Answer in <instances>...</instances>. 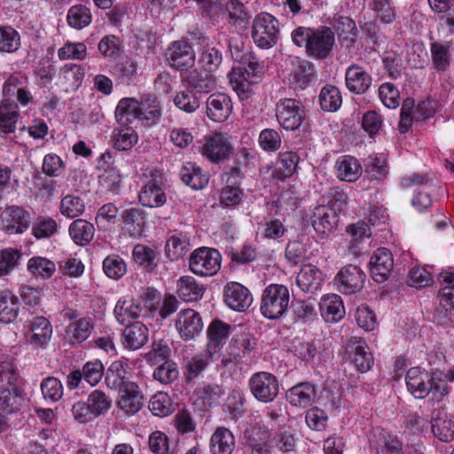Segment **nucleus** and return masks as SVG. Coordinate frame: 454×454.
Returning a JSON list of instances; mask_svg holds the SVG:
<instances>
[{"mask_svg":"<svg viewBox=\"0 0 454 454\" xmlns=\"http://www.w3.org/2000/svg\"><path fill=\"white\" fill-rule=\"evenodd\" d=\"M27 270L35 277L49 278L56 270L55 263L44 257L35 256L28 260Z\"/></svg>","mask_w":454,"mask_h":454,"instance_id":"obj_50","label":"nucleus"},{"mask_svg":"<svg viewBox=\"0 0 454 454\" xmlns=\"http://www.w3.org/2000/svg\"><path fill=\"white\" fill-rule=\"evenodd\" d=\"M124 228L130 237H141L145 228V216L139 208H129L121 215Z\"/></svg>","mask_w":454,"mask_h":454,"instance_id":"obj_37","label":"nucleus"},{"mask_svg":"<svg viewBox=\"0 0 454 454\" xmlns=\"http://www.w3.org/2000/svg\"><path fill=\"white\" fill-rule=\"evenodd\" d=\"M432 431L442 442H450L454 439V422L442 409L433 411L431 419Z\"/></svg>","mask_w":454,"mask_h":454,"instance_id":"obj_31","label":"nucleus"},{"mask_svg":"<svg viewBox=\"0 0 454 454\" xmlns=\"http://www.w3.org/2000/svg\"><path fill=\"white\" fill-rule=\"evenodd\" d=\"M231 101L222 93L212 94L207 99V115L214 121H224L231 114Z\"/></svg>","mask_w":454,"mask_h":454,"instance_id":"obj_29","label":"nucleus"},{"mask_svg":"<svg viewBox=\"0 0 454 454\" xmlns=\"http://www.w3.org/2000/svg\"><path fill=\"white\" fill-rule=\"evenodd\" d=\"M245 447L249 454H270V434L262 428H254L245 432Z\"/></svg>","mask_w":454,"mask_h":454,"instance_id":"obj_24","label":"nucleus"},{"mask_svg":"<svg viewBox=\"0 0 454 454\" xmlns=\"http://www.w3.org/2000/svg\"><path fill=\"white\" fill-rule=\"evenodd\" d=\"M142 313L140 303L130 297L121 298L114 309V314L117 321L121 324H128L133 319H137Z\"/></svg>","mask_w":454,"mask_h":454,"instance_id":"obj_36","label":"nucleus"},{"mask_svg":"<svg viewBox=\"0 0 454 454\" xmlns=\"http://www.w3.org/2000/svg\"><path fill=\"white\" fill-rule=\"evenodd\" d=\"M148 340V328L140 322L128 325L122 333L124 348L137 350L142 348Z\"/></svg>","mask_w":454,"mask_h":454,"instance_id":"obj_35","label":"nucleus"},{"mask_svg":"<svg viewBox=\"0 0 454 454\" xmlns=\"http://www.w3.org/2000/svg\"><path fill=\"white\" fill-rule=\"evenodd\" d=\"M322 282L321 270L311 264L302 266L296 277L297 286L305 293H316L320 289Z\"/></svg>","mask_w":454,"mask_h":454,"instance_id":"obj_33","label":"nucleus"},{"mask_svg":"<svg viewBox=\"0 0 454 454\" xmlns=\"http://www.w3.org/2000/svg\"><path fill=\"white\" fill-rule=\"evenodd\" d=\"M85 209L83 200L74 195H67L61 200L60 212L63 215L74 218L81 215Z\"/></svg>","mask_w":454,"mask_h":454,"instance_id":"obj_60","label":"nucleus"},{"mask_svg":"<svg viewBox=\"0 0 454 454\" xmlns=\"http://www.w3.org/2000/svg\"><path fill=\"white\" fill-rule=\"evenodd\" d=\"M321 108L325 112L337 111L342 103V98L338 88L333 85L323 87L319 94Z\"/></svg>","mask_w":454,"mask_h":454,"instance_id":"obj_49","label":"nucleus"},{"mask_svg":"<svg viewBox=\"0 0 454 454\" xmlns=\"http://www.w3.org/2000/svg\"><path fill=\"white\" fill-rule=\"evenodd\" d=\"M184 82L196 93L206 94L214 90L215 82L212 74H202L197 70L190 71L184 76Z\"/></svg>","mask_w":454,"mask_h":454,"instance_id":"obj_46","label":"nucleus"},{"mask_svg":"<svg viewBox=\"0 0 454 454\" xmlns=\"http://www.w3.org/2000/svg\"><path fill=\"white\" fill-rule=\"evenodd\" d=\"M103 270L108 278L118 279L126 273L127 265L119 255L111 254L103 261Z\"/></svg>","mask_w":454,"mask_h":454,"instance_id":"obj_57","label":"nucleus"},{"mask_svg":"<svg viewBox=\"0 0 454 454\" xmlns=\"http://www.w3.org/2000/svg\"><path fill=\"white\" fill-rule=\"evenodd\" d=\"M365 278L364 272L359 267L348 264L337 273L334 278V285L339 292L353 294L363 288Z\"/></svg>","mask_w":454,"mask_h":454,"instance_id":"obj_11","label":"nucleus"},{"mask_svg":"<svg viewBox=\"0 0 454 454\" xmlns=\"http://www.w3.org/2000/svg\"><path fill=\"white\" fill-rule=\"evenodd\" d=\"M230 325L214 320L207 329L206 351L211 361L218 360L230 334Z\"/></svg>","mask_w":454,"mask_h":454,"instance_id":"obj_9","label":"nucleus"},{"mask_svg":"<svg viewBox=\"0 0 454 454\" xmlns=\"http://www.w3.org/2000/svg\"><path fill=\"white\" fill-rule=\"evenodd\" d=\"M345 83L350 92L363 94L371 87L372 76L363 67L352 64L346 69Z\"/></svg>","mask_w":454,"mask_h":454,"instance_id":"obj_22","label":"nucleus"},{"mask_svg":"<svg viewBox=\"0 0 454 454\" xmlns=\"http://www.w3.org/2000/svg\"><path fill=\"white\" fill-rule=\"evenodd\" d=\"M338 177L342 181L355 182L362 173L358 160L349 155L340 157L335 164Z\"/></svg>","mask_w":454,"mask_h":454,"instance_id":"obj_40","label":"nucleus"},{"mask_svg":"<svg viewBox=\"0 0 454 454\" xmlns=\"http://www.w3.org/2000/svg\"><path fill=\"white\" fill-rule=\"evenodd\" d=\"M281 137L276 129H264L259 134V145L265 152L278 151L281 146Z\"/></svg>","mask_w":454,"mask_h":454,"instance_id":"obj_64","label":"nucleus"},{"mask_svg":"<svg viewBox=\"0 0 454 454\" xmlns=\"http://www.w3.org/2000/svg\"><path fill=\"white\" fill-rule=\"evenodd\" d=\"M254 341L247 333L236 334L229 345V357H223L222 363L227 365L231 362H238L239 359L247 356L254 347Z\"/></svg>","mask_w":454,"mask_h":454,"instance_id":"obj_28","label":"nucleus"},{"mask_svg":"<svg viewBox=\"0 0 454 454\" xmlns=\"http://www.w3.org/2000/svg\"><path fill=\"white\" fill-rule=\"evenodd\" d=\"M20 46V36L18 31L10 26L0 27V51L12 53Z\"/></svg>","mask_w":454,"mask_h":454,"instance_id":"obj_54","label":"nucleus"},{"mask_svg":"<svg viewBox=\"0 0 454 454\" xmlns=\"http://www.w3.org/2000/svg\"><path fill=\"white\" fill-rule=\"evenodd\" d=\"M393 265V257L390 251L385 247L377 249L370 260L372 278L378 283L384 282L388 278Z\"/></svg>","mask_w":454,"mask_h":454,"instance_id":"obj_21","label":"nucleus"},{"mask_svg":"<svg viewBox=\"0 0 454 454\" xmlns=\"http://www.w3.org/2000/svg\"><path fill=\"white\" fill-rule=\"evenodd\" d=\"M20 253L14 248L0 250V277L10 274L18 265Z\"/></svg>","mask_w":454,"mask_h":454,"instance_id":"obj_62","label":"nucleus"},{"mask_svg":"<svg viewBox=\"0 0 454 454\" xmlns=\"http://www.w3.org/2000/svg\"><path fill=\"white\" fill-rule=\"evenodd\" d=\"M205 292L204 286L199 284L192 276H182L176 281V294L185 302L200 300Z\"/></svg>","mask_w":454,"mask_h":454,"instance_id":"obj_34","label":"nucleus"},{"mask_svg":"<svg viewBox=\"0 0 454 454\" xmlns=\"http://www.w3.org/2000/svg\"><path fill=\"white\" fill-rule=\"evenodd\" d=\"M208 357L207 351L193 356L185 365V376L188 381L198 378L212 363Z\"/></svg>","mask_w":454,"mask_h":454,"instance_id":"obj_51","label":"nucleus"},{"mask_svg":"<svg viewBox=\"0 0 454 454\" xmlns=\"http://www.w3.org/2000/svg\"><path fill=\"white\" fill-rule=\"evenodd\" d=\"M1 229L9 235L22 234L30 225V214L25 209L11 206L0 215Z\"/></svg>","mask_w":454,"mask_h":454,"instance_id":"obj_12","label":"nucleus"},{"mask_svg":"<svg viewBox=\"0 0 454 454\" xmlns=\"http://www.w3.org/2000/svg\"><path fill=\"white\" fill-rule=\"evenodd\" d=\"M291 38L296 46L303 47L311 59L323 60L332 56L335 36L330 27H298L292 31Z\"/></svg>","mask_w":454,"mask_h":454,"instance_id":"obj_1","label":"nucleus"},{"mask_svg":"<svg viewBox=\"0 0 454 454\" xmlns=\"http://www.w3.org/2000/svg\"><path fill=\"white\" fill-rule=\"evenodd\" d=\"M87 403L94 416L97 418L108 411L111 408L112 400L104 391L95 389L89 395Z\"/></svg>","mask_w":454,"mask_h":454,"instance_id":"obj_55","label":"nucleus"},{"mask_svg":"<svg viewBox=\"0 0 454 454\" xmlns=\"http://www.w3.org/2000/svg\"><path fill=\"white\" fill-rule=\"evenodd\" d=\"M40 388L45 400L57 402L63 396L61 381L55 377H47L41 382Z\"/></svg>","mask_w":454,"mask_h":454,"instance_id":"obj_59","label":"nucleus"},{"mask_svg":"<svg viewBox=\"0 0 454 454\" xmlns=\"http://www.w3.org/2000/svg\"><path fill=\"white\" fill-rule=\"evenodd\" d=\"M313 229L318 236L327 237L337 228L339 217L336 211L325 205L316 207L310 216Z\"/></svg>","mask_w":454,"mask_h":454,"instance_id":"obj_16","label":"nucleus"},{"mask_svg":"<svg viewBox=\"0 0 454 454\" xmlns=\"http://www.w3.org/2000/svg\"><path fill=\"white\" fill-rule=\"evenodd\" d=\"M235 447L232 433L225 427H218L210 439V450L213 454H231Z\"/></svg>","mask_w":454,"mask_h":454,"instance_id":"obj_39","label":"nucleus"},{"mask_svg":"<svg viewBox=\"0 0 454 454\" xmlns=\"http://www.w3.org/2000/svg\"><path fill=\"white\" fill-rule=\"evenodd\" d=\"M223 297L226 305L236 311H245L253 302L249 290L238 282H230L225 286Z\"/></svg>","mask_w":454,"mask_h":454,"instance_id":"obj_20","label":"nucleus"},{"mask_svg":"<svg viewBox=\"0 0 454 454\" xmlns=\"http://www.w3.org/2000/svg\"><path fill=\"white\" fill-rule=\"evenodd\" d=\"M145 180L138 192V201L145 207H160L167 202L166 178L162 171L152 168L145 174Z\"/></svg>","mask_w":454,"mask_h":454,"instance_id":"obj_3","label":"nucleus"},{"mask_svg":"<svg viewBox=\"0 0 454 454\" xmlns=\"http://www.w3.org/2000/svg\"><path fill=\"white\" fill-rule=\"evenodd\" d=\"M139 121L145 125L156 124L162 114V105L153 94L143 95L139 99Z\"/></svg>","mask_w":454,"mask_h":454,"instance_id":"obj_27","label":"nucleus"},{"mask_svg":"<svg viewBox=\"0 0 454 454\" xmlns=\"http://www.w3.org/2000/svg\"><path fill=\"white\" fill-rule=\"evenodd\" d=\"M222 255L218 250L207 247L195 249L189 257V269L197 276L212 277L221 268Z\"/></svg>","mask_w":454,"mask_h":454,"instance_id":"obj_6","label":"nucleus"},{"mask_svg":"<svg viewBox=\"0 0 454 454\" xmlns=\"http://www.w3.org/2000/svg\"><path fill=\"white\" fill-rule=\"evenodd\" d=\"M316 394V387L313 384L301 382L288 389L286 399L293 406L306 408L313 403Z\"/></svg>","mask_w":454,"mask_h":454,"instance_id":"obj_32","label":"nucleus"},{"mask_svg":"<svg viewBox=\"0 0 454 454\" xmlns=\"http://www.w3.org/2000/svg\"><path fill=\"white\" fill-rule=\"evenodd\" d=\"M166 58L171 67L181 72L188 71L195 63V52L185 41L174 42L168 48Z\"/></svg>","mask_w":454,"mask_h":454,"instance_id":"obj_13","label":"nucleus"},{"mask_svg":"<svg viewBox=\"0 0 454 454\" xmlns=\"http://www.w3.org/2000/svg\"><path fill=\"white\" fill-rule=\"evenodd\" d=\"M348 351L356 368L365 372L373 364V357L366 343L360 338L353 337L348 345Z\"/></svg>","mask_w":454,"mask_h":454,"instance_id":"obj_23","label":"nucleus"},{"mask_svg":"<svg viewBox=\"0 0 454 454\" xmlns=\"http://www.w3.org/2000/svg\"><path fill=\"white\" fill-rule=\"evenodd\" d=\"M19 117L17 103L2 100L0 104V130L4 134L13 133Z\"/></svg>","mask_w":454,"mask_h":454,"instance_id":"obj_43","label":"nucleus"},{"mask_svg":"<svg viewBox=\"0 0 454 454\" xmlns=\"http://www.w3.org/2000/svg\"><path fill=\"white\" fill-rule=\"evenodd\" d=\"M430 54L433 67L437 72L446 71L451 63L450 43H430Z\"/></svg>","mask_w":454,"mask_h":454,"instance_id":"obj_41","label":"nucleus"},{"mask_svg":"<svg viewBox=\"0 0 454 454\" xmlns=\"http://www.w3.org/2000/svg\"><path fill=\"white\" fill-rule=\"evenodd\" d=\"M315 76L316 70L311 62L297 59L292 63V67L285 76L284 82L294 90H304L315 79Z\"/></svg>","mask_w":454,"mask_h":454,"instance_id":"obj_15","label":"nucleus"},{"mask_svg":"<svg viewBox=\"0 0 454 454\" xmlns=\"http://www.w3.org/2000/svg\"><path fill=\"white\" fill-rule=\"evenodd\" d=\"M67 20L70 27L82 29L91 22L90 11L82 4L74 5L67 12Z\"/></svg>","mask_w":454,"mask_h":454,"instance_id":"obj_52","label":"nucleus"},{"mask_svg":"<svg viewBox=\"0 0 454 454\" xmlns=\"http://www.w3.org/2000/svg\"><path fill=\"white\" fill-rule=\"evenodd\" d=\"M248 386L253 396L263 403L273 402L279 393L277 377L267 372L254 373L248 380Z\"/></svg>","mask_w":454,"mask_h":454,"instance_id":"obj_7","label":"nucleus"},{"mask_svg":"<svg viewBox=\"0 0 454 454\" xmlns=\"http://www.w3.org/2000/svg\"><path fill=\"white\" fill-rule=\"evenodd\" d=\"M27 79L21 74L11 75L3 85V100L15 102L17 99L22 106H27L32 100V95L27 87Z\"/></svg>","mask_w":454,"mask_h":454,"instance_id":"obj_18","label":"nucleus"},{"mask_svg":"<svg viewBox=\"0 0 454 454\" xmlns=\"http://www.w3.org/2000/svg\"><path fill=\"white\" fill-rule=\"evenodd\" d=\"M90 319L83 317L71 323L67 326V336L72 344H79L90 336Z\"/></svg>","mask_w":454,"mask_h":454,"instance_id":"obj_48","label":"nucleus"},{"mask_svg":"<svg viewBox=\"0 0 454 454\" xmlns=\"http://www.w3.org/2000/svg\"><path fill=\"white\" fill-rule=\"evenodd\" d=\"M154 380L161 384L168 385L174 382L179 376L176 364L172 361H165L162 364L155 368L153 372Z\"/></svg>","mask_w":454,"mask_h":454,"instance_id":"obj_61","label":"nucleus"},{"mask_svg":"<svg viewBox=\"0 0 454 454\" xmlns=\"http://www.w3.org/2000/svg\"><path fill=\"white\" fill-rule=\"evenodd\" d=\"M190 246L186 236L177 233L172 235L166 243V254L171 261H176L184 257Z\"/></svg>","mask_w":454,"mask_h":454,"instance_id":"obj_47","label":"nucleus"},{"mask_svg":"<svg viewBox=\"0 0 454 454\" xmlns=\"http://www.w3.org/2000/svg\"><path fill=\"white\" fill-rule=\"evenodd\" d=\"M19 298L10 290L0 292V323L10 324L19 314Z\"/></svg>","mask_w":454,"mask_h":454,"instance_id":"obj_38","label":"nucleus"},{"mask_svg":"<svg viewBox=\"0 0 454 454\" xmlns=\"http://www.w3.org/2000/svg\"><path fill=\"white\" fill-rule=\"evenodd\" d=\"M152 413L158 417H165L172 412V402L164 392H158L152 396L148 405Z\"/></svg>","mask_w":454,"mask_h":454,"instance_id":"obj_58","label":"nucleus"},{"mask_svg":"<svg viewBox=\"0 0 454 454\" xmlns=\"http://www.w3.org/2000/svg\"><path fill=\"white\" fill-rule=\"evenodd\" d=\"M68 231L71 239L79 246H85L90 243L95 233L93 224L83 219L74 221L70 224Z\"/></svg>","mask_w":454,"mask_h":454,"instance_id":"obj_45","label":"nucleus"},{"mask_svg":"<svg viewBox=\"0 0 454 454\" xmlns=\"http://www.w3.org/2000/svg\"><path fill=\"white\" fill-rule=\"evenodd\" d=\"M255 82L257 81L250 76V72L247 69L240 71V73L235 71L231 78V84L241 99H246L249 97L251 86Z\"/></svg>","mask_w":454,"mask_h":454,"instance_id":"obj_53","label":"nucleus"},{"mask_svg":"<svg viewBox=\"0 0 454 454\" xmlns=\"http://www.w3.org/2000/svg\"><path fill=\"white\" fill-rule=\"evenodd\" d=\"M179 175L184 184L195 190L203 189L208 183V176L201 168L190 162L182 167Z\"/></svg>","mask_w":454,"mask_h":454,"instance_id":"obj_44","label":"nucleus"},{"mask_svg":"<svg viewBox=\"0 0 454 454\" xmlns=\"http://www.w3.org/2000/svg\"><path fill=\"white\" fill-rule=\"evenodd\" d=\"M232 150L226 135L215 133L205 138L201 153L211 162L218 163L227 160L232 153Z\"/></svg>","mask_w":454,"mask_h":454,"instance_id":"obj_14","label":"nucleus"},{"mask_svg":"<svg viewBox=\"0 0 454 454\" xmlns=\"http://www.w3.org/2000/svg\"><path fill=\"white\" fill-rule=\"evenodd\" d=\"M405 381L408 391L418 399L425 398L431 393L436 402H441L448 394L447 383L444 380L420 367L409 369Z\"/></svg>","mask_w":454,"mask_h":454,"instance_id":"obj_2","label":"nucleus"},{"mask_svg":"<svg viewBox=\"0 0 454 454\" xmlns=\"http://www.w3.org/2000/svg\"><path fill=\"white\" fill-rule=\"evenodd\" d=\"M117 390L119 392L117 405L120 410L129 415H133L140 411L143 406L144 395L136 382L126 383Z\"/></svg>","mask_w":454,"mask_h":454,"instance_id":"obj_19","label":"nucleus"},{"mask_svg":"<svg viewBox=\"0 0 454 454\" xmlns=\"http://www.w3.org/2000/svg\"><path fill=\"white\" fill-rule=\"evenodd\" d=\"M31 333L29 343L35 348H43L51 340L52 328L50 321L43 317H35L27 325Z\"/></svg>","mask_w":454,"mask_h":454,"instance_id":"obj_30","label":"nucleus"},{"mask_svg":"<svg viewBox=\"0 0 454 454\" xmlns=\"http://www.w3.org/2000/svg\"><path fill=\"white\" fill-rule=\"evenodd\" d=\"M202 318L192 309L181 310L176 319V329L184 340H194L203 329Z\"/></svg>","mask_w":454,"mask_h":454,"instance_id":"obj_17","label":"nucleus"},{"mask_svg":"<svg viewBox=\"0 0 454 454\" xmlns=\"http://www.w3.org/2000/svg\"><path fill=\"white\" fill-rule=\"evenodd\" d=\"M18 373L11 362L0 363V406L12 407L17 397Z\"/></svg>","mask_w":454,"mask_h":454,"instance_id":"obj_10","label":"nucleus"},{"mask_svg":"<svg viewBox=\"0 0 454 454\" xmlns=\"http://www.w3.org/2000/svg\"><path fill=\"white\" fill-rule=\"evenodd\" d=\"M222 52L215 48L208 47L203 50L199 59V65L207 73L217 70L222 63Z\"/></svg>","mask_w":454,"mask_h":454,"instance_id":"obj_56","label":"nucleus"},{"mask_svg":"<svg viewBox=\"0 0 454 454\" xmlns=\"http://www.w3.org/2000/svg\"><path fill=\"white\" fill-rule=\"evenodd\" d=\"M251 35L259 48H272L280 35L278 20L268 12L257 14L253 20Z\"/></svg>","mask_w":454,"mask_h":454,"instance_id":"obj_5","label":"nucleus"},{"mask_svg":"<svg viewBox=\"0 0 454 454\" xmlns=\"http://www.w3.org/2000/svg\"><path fill=\"white\" fill-rule=\"evenodd\" d=\"M319 309L322 317L328 323H337L345 316L343 301L335 294L324 295L319 302Z\"/></svg>","mask_w":454,"mask_h":454,"instance_id":"obj_26","label":"nucleus"},{"mask_svg":"<svg viewBox=\"0 0 454 454\" xmlns=\"http://www.w3.org/2000/svg\"><path fill=\"white\" fill-rule=\"evenodd\" d=\"M275 111L277 121L287 130L298 129L304 117L301 103L293 98L279 99L276 104Z\"/></svg>","mask_w":454,"mask_h":454,"instance_id":"obj_8","label":"nucleus"},{"mask_svg":"<svg viewBox=\"0 0 454 454\" xmlns=\"http://www.w3.org/2000/svg\"><path fill=\"white\" fill-rule=\"evenodd\" d=\"M58 231V224L51 217L40 216L32 228L33 235L36 239H46Z\"/></svg>","mask_w":454,"mask_h":454,"instance_id":"obj_63","label":"nucleus"},{"mask_svg":"<svg viewBox=\"0 0 454 454\" xmlns=\"http://www.w3.org/2000/svg\"><path fill=\"white\" fill-rule=\"evenodd\" d=\"M131 372V367L126 359L114 361L106 370V384L111 389L116 390L131 382L129 380Z\"/></svg>","mask_w":454,"mask_h":454,"instance_id":"obj_25","label":"nucleus"},{"mask_svg":"<svg viewBox=\"0 0 454 454\" xmlns=\"http://www.w3.org/2000/svg\"><path fill=\"white\" fill-rule=\"evenodd\" d=\"M139 99L135 98H121L115 109L116 120L122 124H128L134 120H139Z\"/></svg>","mask_w":454,"mask_h":454,"instance_id":"obj_42","label":"nucleus"},{"mask_svg":"<svg viewBox=\"0 0 454 454\" xmlns=\"http://www.w3.org/2000/svg\"><path fill=\"white\" fill-rule=\"evenodd\" d=\"M289 291L283 285L271 284L262 294L260 310L262 316L270 320L280 318L286 314L289 304Z\"/></svg>","mask_w":454,"mask_h":454,"instance_id":"obj_4","label":"nucleus"}]
</instances>
